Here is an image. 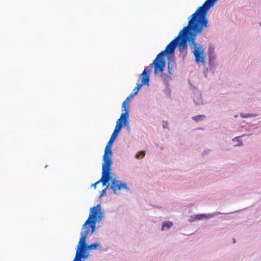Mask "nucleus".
I'll return each mask as SVG.
<instances>
[{"mask_svg": "<svg viewBox=\"0 0 261 261\" xmlns=\"http://www.w3.org/2000/svg\"><path fill=\"white\" fill-rule=\"evenodd\" d=\"M145 155V152L144 151H141L136 154L135 156L137 159H140L143 158Z\"/></svg>", "mask_w": 261, "mask_h": 261, "instance_id": "2eb2a0df", "label": "nucleus"}, {"mask_svg": "<svg viewBox=\"0 0 261 261\" xmlns=\"http://www.w3.org/2000/svg\"><path fill=\"white\" fill-rule=\"evenodd\" d=\"M181 37L182 32H179L178 36L167 45L164 50L160 53V56H165L166 55L173 53L177 45L178 41L181 38Z\"/></svg>", "mask_w": 261, "mask_h": 261, "instance_id": "20e7f679", "label": "nucleus"}, {"mask_svg": "<svg viewBox=\"0 0 261 261\" xmlns=\"http://www.w3.org/2000/svg\"><path fill=\"white\" fill-rule=\"evenodd\" d=\"M152 64H150L149 66H147L146 68L144 69L142 73L141 74L140 77H147L149 80V73L152 69Z\"/></svg>", "mask_w": 261, "mask_h": 261, "instance_id": "1a4fd4ad", "label": "nucleus"}, {"mask_svg": "<svg viewBox=\"0 0 261 261\" xmlns=\"http://www.w3.org/2000/svg\"><path fill=\"white\" fill-rule=\"evenodd\" d=\"M112 178V177L111 175V171L102 168V176L101 178L98 181L94 183L92 186L95 189L96 188V185L99 182H102L103 186H106Z\"/></svg>", "mask_w": 261, "mask_h": 261, "instance_id": "423d86ee", "label": "nucleus"}, {"mask_svg": "<svg viewBox=\"0 0 261 261\" xmlns=\"http://www.w3.org/2000/svg\"><path fill=\"white\" fill-rule=\"evenodd\" d=\"M259 25L260 26H261V22L259 23Z\"/></svg>", "mask_w": 261, "mask_h": 261, "instance_id": "5701e85b", "label": "nucleus"}, {"mask_svg": "<svg viewBox=\"0 0 261 261\" xmlns=\"http://www.w3.org/2000/svg\"><path fill=\"white\" fill-rule=\"evenodd\" d=\"M206 216L204 214L197 215L195 217L196 220H201L203 218H206Z\"/></svg>", "mask_w": 261, "mask_h": 261, "instance_id": "f3484780", "label": "nucleus"}, {"mask_svg": "<svg viewBox=\"0 0 261 261\" xmlns=\"http://www.w3.org/2000/svg\"><path fill=\"white\" fill-rule=\"evenodd\" d=\"M102 217L99 204L90 208L89 217L82 226L80 239L81 242H84L88 235L91 234L94 231L96 223L99 222Z\"/></svg>", "mask_w": 261, "mask_h": 261, "instance_id": "f257e3e1", "label": "nucleus"}, {"mask_svg": "<svg viewBox=\"0 0 261 261\" xmlns=\"http://www.w3.org/2000/svg\"><path fill=\"white\" fill-rule=\"evenodd\" d=\"M152 64H154L155 74L163 72L166 65L164 56L158 54Z\"/></svg>", "mask_w": 261, "mask_h": 261, "instance_id": "39448f33", "label": "nucleus"}, {"mask_svg": "<svg viewBox=\"0 0 261 261\" xmlns=\"http://www.w3.org/2000/svg\"><path fill=\"white\" fill-rule=\"evenodd\" d=\"M111 145H107L105 150V154L103 156V162L102 163V168L111 171V167L112 164L111 156L112 151L111 150Z\"/></svg>", "mask_w": 261, "mask_h": 261, "instance_id": "7ed1b4c3", "label": "nucleus"}, {"mask_svg": "<svg viewBox=\"0 0 261 261\" xmlns=\"http://www.w3.org/2000/svg\"><path fill=\"white\" fill-rule=\"evenodd\" d=\"M141 78V83H137V86L135 87L137 89V91L134 92V93H132L130 94V96L133 97L135 95H137L138 93L139 90L140 89V88L142 87V86L144 85H148L149 83V79L147 77H140Z\"/></svg>", "mask_w": 261, "mask_h": 261, "instance_id": "6e6552de", "label": "nucleus"}, {"mask_svg": "<svg viewBox=\"0 0 261 261\" xmlns=\"http://www.w3.org/2000/svg\"><path fill=\"white\" fill-rule=\"evenodd\" d=\"M109 185H107V188L103 189L101 191V193L100 194V196H102L104 194L106 193L107 188L108 187Z\"/></svg>", "mask_w": 261, "mask_h": 261, "instance_id": "6ab92c4d", "label": "nucleus"}, {"mask_svg": "<svg viewBox=\"0 0 261 261\" xmlns=\"http://www.w3.org/2000/svg\"><path fill=\"white\" fill-rule=\"evenodd\" d=\"M240 138V137H236L235 138L232 139L233 141H236L238 142L237 146H242L243 145V143Z\"/></svg>", "mask_w": 261, "mask_h": 261, "instance_id": "dca6fc26", "label": "nucleus"}, {"mask_svg": "<svg viewBox=\"0 0 261 261\" xmlns=\"http://www.w3.org/2000/svg\"><path fill=\"white\" fill-rule=\"evenodd\" d=\"M111 189L113 190L115 194H118L117 192L118 190H121L122 189H126L127 190H129L126 183H121L119 180H117L115 179H113L112 181Z\"/></svg>", "mask_w": 261, "mask_h": 261, "instance_id": "0eeeda50", "label": "nucleus"}, {"mask_svg": "<svg viewBox=\"0 0 261 261\" xmlns=\"http://www.w3.org/2000/svg\"><path fill=\"white\" fill-rule=\"evenodd\" d=\"M233 243H236L235 239H233Z\"/></svg>", "mask_w": 261, "mask_h": 261, "instance_id": "4be33fe9", "label": "nucleus"}, {"mask_svg": "<svg viewBox=\"0 0 261 261\" xmlns=\"http://www.w3.org/2000/svg\"><path fill=\"white\" fill-rule=\"evenodd\" d=\"M205 118V116L204 115H197V116L193 117V119L196 122H198V121L202 120Z\"/></svg>", "mask_w": 261, "mask_h": 261, "instance_id": "4468645a", "label": "nucleus"}, {"mask_svg": "<svg viewBox=\"0 0 261 261\" xmlns=\"http://www.w3.org/2000/svg\"><path fill=\"white\" fill-rule=\"evenodd\" d=\"M194 101L197 105L201 103L202 102V100L201 95H196L194 97Z\"/></svg>", "mask_w": 261, "mask_h": 261, "instance_id": "ddd939ff", "label": "nucleus"}, {"mask_svg": "<svg viewBox=\"0 0 261 261\" xmlns=\"http://www.w3.org/2000/svg\"><path fill=\"white\" fill-rule=\"evenodd\" d=\"M176 68L175 62L172 61H169L168 63V68L169 74H172L174 70Z\"/></svg>", "mask_w": 261, "mask_h": 261, "instance_id": "9d476101", "label": "nucleus"}, {"mask_svg": "<svg viewBox=\"0 0 261 261\" xmlns=\"http://www.w3.org/2000/svg\"><path fill=\"white\" fill-rule=\"evenodd\" d=\"M241 115L243 118H247L250 116V115H249L243 114H241Z\"/></svg>", "mask_w": 261, "mask_h": 261, "instance_id": "aec40b11", "label": "nucleus"}, {"mask_svg": "<svg viewBox=\"0 0 261 261\" xmlns=\"http://www.w3.org/2000/svg\"><path fill=\"white\" fill-rule=\"evenodd\" d=\"M173 225V223L170 221H166L163 222L162 227V230H164L165 229H168L170 228Z\"/></svg>", "mask_w": 261, "mask_h": 261, "instance_id": "f8f14e48", "label": "nucleus"}, {"mask_svg": "<svg viewBox=\"0 0 261 261\" xmlns=\"http://www.w3.org/2000/svg\"><path fill=\"white\" fill-rule=\"evenodd\" d=\"M128 117L129 115L127 113H123L121 114L120 117L117 121L114 130L108 142V145H112L113 143L122 127V124L128 129L129 128Z\"/></svg>", "mask_w": 261, "mask_h": 261, "instance_id": "f03ea898", "label": "nucleus"}, {"mask_svg": "<svg viewBox=\"0 0 261 261\" xmlns=\"http://www.w3.org/2000/svg\"><path fill=\"white\" fill-rule=\"evenodd\" d=\"M168 123L166 121H163V128H168Z\"/></svg>", "mask_w": 261, "mask_h": 261, "instance_id": "a211bd4d", "label": "nucleus"}, {"mask_svg": "<svg viewBox=\"0 0 261 261\" xmlns=\"http://www.w3.org/2000/svg\"><path fill=\"white\" fill-rule=\"evenodd\" d=\"M137 91V89L136 88H135L134 89H133V91L132 92V93H134V92L136 91Z\"/></svg>", "mask_w": 261, "mask_h": 261, "instance_id": "412c9836", "label": "nucleus"}, {"mask_svg": "<svg viewBox=\"0 0 261 261\" xmlns=\"http://www.w3.org/2000/svg\"><path fill=\"white\" fill-rule=\"evenodd\" d=\"M133 97L130 96V95L126 98L125 100L123 101L122 106V108L124 109L123 111L125 112L124 113H127V114H128V109L126 108V102H129L130 101V99Z\"/></svg>", "mask_w": 261, "mask_h": 261, "instance_id": "9b49d317", "label": "nucleus"}]
</instances>
